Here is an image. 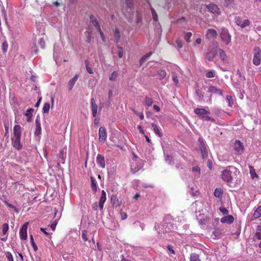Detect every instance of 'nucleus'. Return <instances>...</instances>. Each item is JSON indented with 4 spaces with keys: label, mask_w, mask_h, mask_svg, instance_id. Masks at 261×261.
<instances>
[{
    "label": "nucleus",
    "mask_w": 261,
    "mask_h": 261,
    "mask_svg": "<svg viewBox=\"0 0 261 261\" xmlns=\"http://www.w3.org/2000/svg\"><path fill=\"white\" fill-rule=\"evenodd\" d=\"M239 171L233 166H229L221 171V178L225 182H232L237 178Z\"/></svg>",
    "instance_id": "nucleus-1"
},
{
    "label": "nucleus",
    "mask_w": 261,
    "mask_h": 261,
    "mask_svg": "<svg viewBox=\"0 0 261 261\" xmlns=\"http://www.w3.org/2000/svg\"><path fill=\"white\" fill-rule=\"evenodd\" d=\"M132 154L133 157L130 162V168L133 173H136L142 168L143 163L142 160L134 153H133Z\"/></svg>",
    "instance_id": "nucleus-2"
},
{
    "label": "nucleus",
    "mask_w": 261,
    "mask_h": 261,
    "mask_svg": "<svg viewBox=\"0 0 261 261\" xmlns=\"http://www.w3.org/2000/svg\"><path fill=\"white\" fill-rule=\"evenodd\" d=\"M243 143L239 140H236L231 147V152L235 155H240L244 152Z\"/></svg>",
    "instance_id": "nucleus-3"
},
{
    "label": "nucleus",
    "mask_w": 261,
    "mask_h": 261,
    "mask_svg": "<svg viewBox=\"0 0 261 261\" xmlns=\"http://www.w3.org/2000/svg\"><path fill=\"white\" fill-rule=\"evenodd\" d=\"M169 225L171 226V225L170 224H166L161 226H157V225L155 224L154 227L157 230L158 234L161 237L165 238L167 237L166 233L169 232L170 228H168L167 229Z\"/></svg>",
    "instance_id": "nucleus-4"
},
{
    "label": "nucleus",
    "mask_w": 261,
    "mask_h": 261,
    "mask_svg": "<svg viewBox=\"0 0 261 261\" xmlns=\"http://www.w3.org/2000/svg\"><path fill=\"white\" fill-rule=\"evenodd\" d=\"M221 40L225 45H228L231 42V36L227 29L223 28L220 33Z\"/></svg>",
    "instance_id": "nucleus-5"
},
{
    "label": "nucleus",
    "mask_w": 261,
    "mask_h": 261,
    "mask_svg": "<svg viewBox=\"0 0 261 261\" xmlns=\"http://www.w3.org/2000/svg\"><path fill=\"white\" fill-rule=\"evenodd\" d=\"M253 63L255 65H258L261 62V49L259 47H255L253 49Z\"/></svg>",
    "instance_id": "nucleus-6"
},
{
    "label": "nucleus",
    "mask_w": 261,
    "mask_h": 261,
    "mask_svg": "<svg viewBox=\"0 0 261 261\" xmlns=\"http://www.w3.org/2000/svg\"><path fill=\"white\" fill-rule=\"evenodd\" d=\"M199 147L200 149L203 159H206L208 156V149L205 144L202 138H199L198 139Z\"/></svg>",
    "instance_id": "nucleus-7"
},
{
    "label": "nucleus",
    "mask_w": 261,
    "mask_h": 261,
    "mask_svg": "<svg viewBox=\"0 0 261 261\" xmlns=\"http://www.w3.org/2000/svg\"><path fill=\"white\" fill-rule=\"evenodd\" d=\"M126 8L122 10L123 14L125 15H130L133 13L134 3L133 0H125Z\"/></svg>",
    "instance_id": "nucleus-8"
},
{
    "label": "nucleus",
    "mask_w": 261,
    "mask_h": 261,
    "mask_svg": "<svg viewBox=\"0 0 261 261\" xmlns=\"http://www.w3.org/2000/svg\"><path fill=\"white\" fill-rule=\"evenodd\" d=\"M28 222H26L22 226L19 231V237L20 239L25 240L27 238V228Z\"/></svg>",
    "instance_id": "nucleus-9"
},
{
    "label": "nucleus",
    "mask_w": 261,
    "mask_h": 261,
    "mask_svg": "<svg viewBox=\"0 0 261 261\" xmlns=\"http://www.w3.org/2000/svg\"><path fill=\"white\" fill-rule=\"evenodd\" d=\"M21 138H12V145L14 148L17 150H20L22 148V145L20 143Z\"/></svg>",
    "instance_id": "nucleus-10"
},
{
    "label": "nucleus",
    "mask_w": 261,
    "mask_h": 261,
    "mask_svg": "<svg viewBox=\"0 0 261 261\" xmlns=\"http://www.w3.org/2000/svg\"><path fill=\"white\" fill-rule=\"evenodd\" d=\"M96 163L101 168H104L106 166L105 159L103 155L98 154L96 156Z\"/></svg>",
    "instance_id": "nucleus-11"
},
{
    "label": "nucleus",
    "mask_w": 261,
    "mask_h": 261,
    "mask_svg": "<svg viewBox=\"0 0 261 261\" xmlns=\"http://www.w3.org/2000/svg\"><path fill=\"white\" fill-rule=\"evenodd\" d=\"M99 140L100 142H104L107 138L106 129L103 127H100L99 129Z\"/></svg>",
    "instance_id": "nucleus-12"
},
{
    "label": "nucleus",
    "mask_w": 261,
    "mask_h": 261,
    "mask_svg": "<svg viewBox=\"0 0 261 261\" xmlns=\"http://www.w3.org/2000/svg\"><path fill=\"white\" fill-rule=\"evenodd\" d=\"M217 35V32L215 30L210 29L207 30L205 36L206 38L210 39L216 38Z\"/></svg>",
    "instance_id": "nucleus-13"
},
{
    "label": "nucleus",
    "mask_w": 261,
    "mask_h": 261,
    "mask_svg": "<svg viewBox=\"0 0 261 261\" xmlns=\"http://www.w3.org/2000/svg\"><path fill=\"white\" fill-rule=\"evenodd\" d=\"M234 219L231 215H227L221 219V222L222 223L231 224L233 222Z\"/></svg>",
    "instance_id": "nucleus-14"
},
{
    "label": "nucleus",
    "mask_w": 261,
    "mask_h": 261,
    "mask_svg": "<svg viewBox=\"0 0 261 261\" xmlns=\"http://www.w3.org/2000/svg\"><path fill=\"white\" fill-rule=\"evenodd\" d=\"M21 127L19 125H16L13 127V134L12 138H21Z\"/></svg>",
    "instance_id": "nucleus-15"
},
{
    "label": "nucleus",
    "mask_w": 261,
    "mask_h": 261,
    "mask_svg": "<svg viewBox=\"0 0 261 261\" xmlns=\"http://www.w3.org/2000/svg\"><path fill=\"white\" fill-rule=\"evenodd\" d=\"M106 193L104 190H102L100 200L99 202L98 206L101 210L103 208L104 203L107 199Z\"/></svg>",
    "instance_id": "nucleus-16"
},
{
    "label": "nucleus",
    "mask_w": 261,
    "mask_h": 261,
    "mask_svg": "<svg viewBox=\"0 0 261 261\" xmlns=\"http://www.w3.org/2000/svg\"><path fill=\"white\" fill-rule=\"evenodd\" d=\"M206 7L208 10L213 13L217 14H219L220 13V10L216 5L211 4L207 5Z\"/></svg>",
    "instance_id": "nucleus-17"
},
{
    "label": "nucleus",
    "mask_w": 261,
    "mask_h": 261,
    "mask_svg": "<svg viewBox=\"0 0 261 261\" xmlns=\"http://www.w3.org/2000/svg\"><path fill=\"white\" fill-rule=\"evenodd\" d=\"M194 113L198 115L200 118L204 115L209 114L210 112L204 108H196L194 109Z\"/></svg>",
    "instance_id": "nucleus-18"
},
{
    "label": "nucleus",
    "mask_w": 261,
    "mask_h": 261,
    "mask_svg": "<svg viewBox=\"0 0 261 261\" xmlns=\"http://www.w3.org/2000/svg\"><path fill=\"white\" fill-rule=\"evenodd\" d=\"M207 92L213 94H216L219 95H222V90L215 86H210L208 88Z\"/></svg>",
    "instance_id": "nucleus-19"
},
{
    "label": "nucleus",
    "mask_w": 261,
    "mask_h": 261,
    "mask_svg": "<svg viewBox=\"0 0 261 261\" xmlns=\"http://www.w3.org/2000/svg\"><path fill=\"white\" fill-rule=\"evenodd\" d=\"M9 230V226L7 223H4L2 225V231H3V236L4 238H2L1 240L3 241H6L7 239V232Z\"/></svg>",
    "instance_id": "nucleus-20"
},
{
    "label": "nucleus",
    "mask_w": 261,
    "mask_h": 261,
    "mask_svg": "<svg viewBox=\"0 0 261 261\" xmlns=\"http://www.w3.org/2000/svg\"><path fill=\"white\" fill-rule=\"evenodd\" d=\"M151 125H152V128H153V130L154 133L158 137H159L160 138H161L163 136V134L160 131V126L154 123H152Z\"/></svg>",
    "instance_id": "nucleus-21"
},
{
    "label": "nucleus",
    "mask_w": 261,
    "mask_h": 261,
    "mask_svg": "<svg viewBox=\"0 0 261 261\" xmlns=\"http://www.w3.org/2000/svg\"><path fill=\"white\" fill-rule=\"evenodd\" d=\"M66 157V149H63L60 152L59 161L62 163H64Z\"/></svg>",
    "instance_id": "nucleus-22"
},
{
    "label": "nucleus",
    "mask_w": 261,
    "mask_h": 261,
    "mask_svg": "<svg viewBox=\"0 0 261 261\" xmlns=\"http://www.w3.org/2000/svg\"><path fill=\"white\" fill-rule=\"evenodd\" d=\"M78 76H79L77 74H76L73 78L69 80L68 84L69 90H71L72 89L75 82L77 80Z\"/></svg>",
    "instance_id": "nucleus-23"
},
{
    "label": "nucleus",
    "mask_w": 261,
    "mask_h": 261,
    "mask_svg": "<svg viewBox=\"0 0 261 261\" xmlns=\"http://www.w3.org/2000/svg\"><path fill=\"white\" fill-rule=\"evenodd\" d=\"M261 217V205L254 211L252 220H255Z\"/></svg>",
    "instance_id": "nucleus-24"
},
{
    "label": "nucleus",
    "mask_w": 261,
    "mask_h": 261,
    "mask_svg": "<svg viewBox=\"0 0 261 261\" xmlns=\"http://www.w3.org/2000/svg\"><path fill=\"white\" fill-rule=\"evenodd\" d=\"M90 21L92 23V24L94 25V26L98 30L100 28V25L97 20L96 18L93 16L91 15L90 17Z\"/></svg>",
    "instance_id": "nucleus-25"
},
{
    "label": "nucleus",
    "mask_w": 261,
    "mask_h": 261,
    "mask_svg": "<svg viewBox=\"0 0 261 261\" xmlns=\"http://www.w3.org/2000/svg\"><path fill=\"white\" fill-rule=\"evenodd\" d=\"M218 51L219 53L220 58L221 60L223 61H226L227 60V56L225 51L221 48H219L218 50Z\"/></svg>",
    "instance_id": "nucleus-26"
},
{
    "label": "nucleus",
    "mask_w": 261,
    "mask_h": 261,
    "mask_svg": "<svg viewBox=\"0 0 261 261\" xmlns=\"http://www.w3.org/2000/svg\"><path fill=\"white\" fill-rule=\"evenodd\" d=\"M34 109L33 108L28 109L25 113V115L28 117L27 121L29 122L31 120V117L32 116V113L34 112Z\"/></svg>",
    "instance_id": "nucleus-27"
},
{
    "label": "nucleus",
    "mask_w": 261,
    "mask_h": 261,
    "mask_svg": "<svg viewBox=\"0 0 261 261\" xmlns=\"http://www.w3.org/2000/svg\"><path fill=\"white\" fill-rule=\"evenodd\" d=\"M223 190L221 188H216L214 193V196L216 197L221 198L223 195Z\"/></svg>",
    "instance_id": "nucleus-28"
},
{
    "label": "nucleus",
    "mask_w": 261,
    "mask_h": 261,
    "mask_svg": "<svg viewBox=\"0 0 261 261\" xmlns=\"http://www.w3.org/2000/svg\"><path fill=\"white\" fill-rule=\"evenodd\" d=\"M152 55L151 52H149L145 55L143 56L140 60V65L141 66L144 62H145L147 59H148Z\"/></svg>",
    "instance_id": "nucleus-29"
},
{
    "label": "nucleus",
    "mask_w": 261,
    "mask_h": 261,
    "mask_svg": "<svg viewBox=\"0 0 261 261\" xmlns=\"http://www.w3.org/2000/svg\"><path fill=\"white\" fill-rule=\"evenodd\" d=\"M216 55V51H211L207 53L206 55V58L208 61H212L213 59L215 58V56Z\"/></svg>",
    "instance_id": "nucleus-30"
},
{
    "label": "nucleus",
    "mask_w": 261,
    "mask_h": 261,
    "mask_svg": "<svg viewBox=\"0 0 261 261\" xmlns=\"http://www.w3.org/2000/svg\"><path fill=\"white\" fill-rule=\"evenodd\" d=\"M114 37L116 43L119 41L120 38V34L118 29L116 28L114 32Z\"/></svg>",
    "instance_id": "nucleus-31"
},
{
    "label": "nucleus",
    "mask_w": 261,
    "mask_h": 261,
    "mask_svg": "<svg viewBox=\"0 0 261 261\" xmlns=\"http://www.w3.org/2000/svg\"><path fill=\"white\" fill-rule=\"evenodd\" d=\"M153 103V99L151 97H145V101H144V105L145 106L150 107L151 106Z\"/></svg>",
    "instance_id": "nucleus-32"
},
{
    "label": "nucleus",
    "mask_w": 261,
    "mask_h": 261,
    "mask_svg": "<svg viewBox=\"0 0 261 261\" xmlns=\"http://www.w3.org/2000/svg\"><path fill=\"white\" fill-rule=\"evenodd\" d=\"M167 73L165 70H160L158 71L157 75L159 76L160 80H163L165 77Z\"/></svg>",
    "instance_id": "nucleus-33"
},
{
    "label": "nucleus",
    "mask_w": 261,
    "mask_h": 261,
    "mask_svg": "<svg viewBox=\"0 0 261 261\" xmlns=\"http://www.w3.org/2000/svg\"><path fill=\"white\" fill-rule=\"evenodd\" d=\"M90 179L91 182V188L93 191H96L97 190L96 180L93 177H91Z\"/></svg>",
    "instance_id": "nucleus-34"
},
{
    "label": "nucleus",
    "mask_w": 261,
    "mask_h": 261,
    "mask_svg": "<svg viewBox=\"0 0 261 261\" xmlns=\"http://www.w3.org/2000/svg\"><path fill=\"white\" fill-rule=\"evenodd\" d=\"M192 171L195 173V176H199L200 174V168L198 166H194L192 168Z\"/></svg>",
    "instance_id": "nucleus-35"
},
{
    "label": "nucleus",
    "mask_w": 261,
    "mask_h": 261,
    "mask_svg": "<svg viewBox=\"0 0 261 261\" xmlns=\"http://www.w3.org/2000/svg\"><path fill=\"white\" fill-rule=\"evenodd\" d=\"M50 108V106L49 103H48V102H46V103L44 105V106H43V113H46V114H48V112H49V111Z\"/></svg>",
    "instance_id": "nucleus-36"
},
{
    "label": "nucleus",
    "mask_w": 261,
    "mask_h": 261,
    "mask_svg": "<svg viewBox=\"0 0 261 261\" xmlns=\"http://www.w3.org/2000/svg\"><path fill=\"white\" fill-rule=\"evenodd\" d=\"M190 261H200L199 255L196 253L191 254Z\"/></svg>",
    "instance_id": "nucleus-37"
},
{
    "label": "nucleus",
    "mask_w": 261,
    "mask_h": 261,
    "mask_svg": "<svg viewBox=\"0 0 261 261\" xmlns=\"http://www.w3.org/2000/svg\"><path fill=\"white\" fill-rule=\"evenodd\" d=\"M150 9L153 20L157 21L158 20V17L155 10L152 7H151Z\"/></svg>",
    "instance_id": "nucleus-38"
},
{
    "label": "nucleus",
    "mask_w": 261,
    "mask_h": 261,
    "mask_svg": "<svg viewBox=\"0 0 261 261\" xmlns=\"http://www.w3.org/2000/svg\"><path fill=\"white\" fill-rule=\"evenodd\" d=\"M8 47V44L7 41H5L3 42L2 45V49L4 53H6L7 51Z\"/></svg>",
    "instance_id": "nucleus-39"
},
{
    "label": "nucleus",
    "mask_w": 261,
    "mask_h": 261,
    "mask_svg": "<svg viewBox=\"0 0 261 261\" xmlns=\"http://www.w3.org/2000/svg\"><path fill=\"white\" fill-rule=\"evenodd\" d=\"M85 65H86V69H87V72L90 73V74H92L93 73V70L91 68V67L89 66V62L88 60H85Z\"/></svg>",
    "instance_id": "nucleus-40"
},
{
    "label": "nucleus",
    "mask_w": 261,
    "mask_h": 261,
    "mask_svg": "<svg viewBox=\"0 0 261 261\" xmlns=\"http://www.w3.org/2000/svg\"><path fill=\"white\" fill-rule=\"evenodd\" d=\"M91 111H92V116L94 117H95L97 115V105H94V106H91Z\"/></svg>",
    "instance_id": "nucleus-41"
},
{
    "label": "nucleus",
    "mask_w": 261,
    "mask_h": 261,
    "mask_svg": "<svg viewBox=\"0 0 261 261\" xmlns=\"http://www.w3.org/2000/svg\"><path fill=\"white\" fill-rule=\"evenodd\" d=\"M117 76H118V73L116 71H114L111 73V74L109 77V79L110 81H114L116 80Z\"/></svg>",
    "instance_id": "nucleus-42"
},
{
    "label": "nucleus",
    "mask_w": 261,
    "mask_h": 261,
    "mask_svg": "<svg viewBox=\"0 0 261 261\" xmlns=\"http://www.w3.org/2000/svg\"><path fill=\"white\" fill-rule=\"evenodd\" d=\"M207 115L208 114L202 116V117L200 118V119H201L203 121H209V120L212 121H215V119L214 118H211V117H210Z\"/></svg>",
    "instance_id": "nucleus-43"
},
{
    "label": "nucleus",
    "mask_w": 261,
    "mask_h": 261,
    "mask_svg": "<svg viewBox=\"0 0 261 261\" xmlns=\"http://www.w3.org/2000/svg\"><path fill=\"white\" fill-rule=\"evenodd\" d=\"M30 240H31V245H32L34 251H36L38 250V247L34 242V240L32 235H31L30 236Z\"/></svg>",
    "instance_id": "nucleus-44"
},
{
    "label": "nucleus",
    "mask_w": 261,
    "mask_h": 261,
    "mask_svg": "<svg viewBox=\"0 0 261 261\" xmlns=\"http://www.w3.org/2000/svg\"><path fill=\"white\" fill-rule=\"evenodd\" d=\"M219 210L223 214V215L226 216L228 215V211L224 206H221L219 207Z\"/></svg>",
    "instance_id": "nucleus-45"
},
{
    "label": "nucleus",
    "mask_w": 261,
    "mask_h": 261,
    "mask_svg": "<svg viewBox=\"0 0 261 261\" xmlns=\"http://www.w3.org/2000/svg\"><path fill=\"white\" fill-rule=\"evenodd\" d=\"M5 255L8 261H14L13 257L11 252L7 251L5 253Z\"/></svg>",
    "instance_id": "nucleus-46"
},
{
    "label": "nucleus",
    "mask_w": 261,
    "mask_h": 261,
    "mask_svg": "<svg viewBox=\"0 0 261 261\" xmlns=\"http://www.w3.org/2000/svg\"><path fill=\"white\" fill-rule=\"evenodd\" d=\"M192 36V33L191 32H187L185 33L184 38L187 42H190V38Z\"/></svg>",
    "instance_id": "nucleus-47"
},
{
    "label": "nucleus",
    "mask_w": 261,
    "mask_h": 261,
    "mask_svg": "<svg viewBox=\"0 0 261 261\" xmlns=\"http://www.w3.org/2000/svg\"><path fill=\"white\" fill-rule=\"evenodd\" d=\"M226 100H227V101L228 102V106L230 107H231L232 106L233 104V99H232V96H230V95H227L226 96Z\"/></svg>",
    "instance_id": "nucleus-48"
},
{
    "label": "nucleus",
    "mask_w": 261,
    "mask_h": 261,
    "mask_svg": "<svg viewBox=\"0 0 261 261\" xmlns=\"http://www.w3.org/2000/svg\"><path fill=\"white\" fill-rule=\"evenodd\" d=\"M41 134V126H36L35 135L36 136H39Z\"/></svg>",
    "instance_id": "nucleus-49"
},
{
    "label": "nucleus",
    "mask_w": 261,
    "mask_h": 261,
    "mask_svg": "<svg viewBox=\"0 0 261 261\" xmlns=\"http://www.w3.org/2000/svg\"><path fill=\"white\" fill-rule=\"evenodd\" d=\"M38 44L42 48H44L45 46V42L43 38H40L39 41H38Z\"/></svg>",
    "instance_id": "nucleus-50"
},
{
    "label": "nucleus",
    "mask_w": 261,
    "mask_h": 261,
    "mask_svg": "<svg viewBox=\"0 0 261 261\" xmlns=\"http://www.w3.org/2000/svg\"><path fill=\"white\" fill-rule=\"evenodd\" d=\"M250 24V21L249 19H245L244 21H243L242 24H241V27L242 28H244L245 27L248 26Z\"/></svg>",
    "instance_id": "nucleus-51"
},
{
    "label": "nucleus",
    "mask_w": 261,
    "mask_h": 261,
    "mask_svg": "<svg viewBox=\"0 0 261 261\" xmlns=\"http://www.w3.org/2000/svg\"><path fill=\"white\" fill-rule=\"evenodd\" d=\"M118 55L120 58H121L123 55V50L122 47L120 46H118Z\"/></svg>",
    "instance_id": "nucleus-52"
},
{
    "label": "nucleus",
    "mask_w": 261,
    "mask_h": 261,
    "mask_svg": "<svg viewBox=\"0 0 261 261\" xmlns=\"http://www.w3.org/2000/svg\"><path fill=\"white\" fill-rule=\"evenodd\" d=\"M57 224L58 221L57 220H55L53 221L51 224L50 225V228L52 229L53 231H55Z\"/></svg>",
    "instance_id": "nucleus-53"
},
{
    "label": "nucleus",
    "mask_w": 261,
    "mask_h": 261,
    "mask_svg": "<svg viewBox=\"0 0 261 261\" xmlns=\"http://www.w3.org/2000/svg\"><path fill=\"white\" fill-rule=\"evenodd\" d=\"M206 76L208 78L213 77L214 76V71H208L206 74Z\"/></svg>",
    "instance_id": "nucleus-54"
},
{
    "label": "nucleus",
    "mask_w": 261,
    "mask_h": 261,
    "mask_svg": "<svg viewBox=\"0 0 261 261\" xmlns=\"http://www.w3.org/2000/svg\"><path fill=\"white\" fill-rule=\"evenodd\" d=\"M87 231L84 230L82 231V238L85 241H87L88 240V238L87 237Z\"/></svg>",
    "instance_id": "nucleus-55"
},
{
    "label": "nucleus",
    "mask_w": 261,
    "mask_h": 261,
    "mask_svg": "<svg viewBox=\"0 0 261 261\" xmlns=\"http://www.w3.org/2000/svg\"><path fill=\"white\" fill-rule=\"evenodd\" d=\"M236 22L237 24L240 27H241V24L242 23V21L241 20V19L239 17H237L235 18Z\"/></svg>",
    "instance_id": "nucleus-56"
},
{
    "label": "nucleus",
    "mask_w": 261,
    "mask_h": 261,
    "mask_svg": "<svg viewBox=\"0 0 261 261\" xmlns=\"http://www.w3.org/2000/svg\"><path fill=\"white\" fill-rule=\"evenodd\" d=\"M85 41L87 43H90L91 41V34L89 32H88V35L86 37Z\"/></svg>",
    "instance_id": "nucleus-57"
},
{
    "label": "nucleus",
    "mask_w": 261,
    "mask_h": 261,
    "mask_svg": "<svg viewBox=\"0 0 261 261\" xmlns=\"http://www.w3.org/2000/svg\"><path fill=\"white\" fill-rule=\"evenodd\" d=\"M167 249L171 254H175V252L173 250V247L171 245H168Z\"/></svg>",
    "instance_id": "nucleus-58"
},
{
    "label": "nucleus",
    "mask_w": 261,
    "mask_h": 261,
    "mask_svg": "<svg viewBox=\"0 0 261 261\" xmlns=\"http://www.w3.org/2000/svg\"><path fill=\"white\" fill-rule=\"evenodd\" d=\"M233 2V0H225L224 4L226 6H228L230 5L231 4H232Z\"/></svg>",
    "instance_id": "nucleus-59"
},
{
    "label": "nucleus",
    "mask_w": 261,
    "mask_h": 261,
    "mask_svg": "<svg viewBox=\"0 0 261 261\" xmlns=\"http://www.w3.org/2000/svg\"><path fill=\"white\" fill-rule=\"evenodd\" d=\"M98 32H99V34H100V36H101V39H102V41H105V35H104L103 33H102V32L101 31V29H100H100H99L98 30Z\"/></svg>",
    "instance_id": "nucleus-60"
},
{
    "label": "nucleus",
    "mask_w": 261,
    "mask_h": 261,
    "mask_svg": "<svg viewBox=\"0 0 261 261\" xmlns=\"http://www.w3.org/2000/svg\"><path fill=\"white\" fill-rule=\"evenodd\" d=\"M255 238L257 240H261V233L259 232H257L255 234Z\"/></svg>",
    "instance_id": "nucleus-61"
},
{
    "label": "nucleus",
    "mask_w": 261,
    "mask_h": 261,
    "mask_svg": "<svg viewBox=\"0 0 261 261\" xmlns=\"http://www.w3.org/2000/svg\"><path fill=\"white\" fill-rule=\"evenodd\" d=\"M207 166L211 170L213 168V162L211 160H208L207 162Z\"/></svg>",
    "instance_id": "nucleus-62"
},
{
    "label": "nucleus",
    "mask_w": 261,
    "mask_h": 261,
    "mask_svg": "<svg viewBox=\"0 0 261 261\" xmlns=\"http://www.w3.org/2000/svg\"><path fill=\"white\" fill-rule=\"evenodd\" d=\"M5 203L8 207L14 208L15 211H16V208L14 205L8 203L7 201H5Z\"/></svg>",
    "instance_id": "nucleus-63"
},
{
    "label": "nucleus",
    "mask_w": 261,
    "mask_h": 261,
    "mask_svg": "<svg viewBox=\"0 0 261 261\" xmlns=\"http://www.w3.org/2000/svg\"><path fill=\"white\" fill-rule=\"evenodd\" d=\"M172 80L173 81V82L175 83V84H178V80L177 79V76L175 75V74H173L172 75Z\"/></svg>",
    "instance_id": "nucleus-64"
}]
</instances>
